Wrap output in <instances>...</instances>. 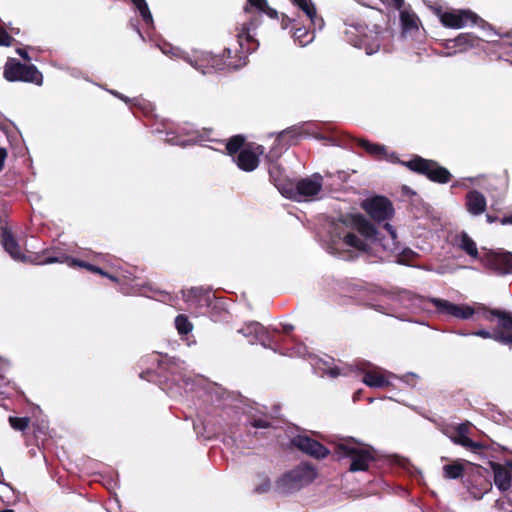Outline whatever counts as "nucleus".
<instances>
[{
  "label": "nucleus",
  "instance_id": "nucleus-1",
  "mask_svg": "<svg viewBox=\"0 0 512 512\" xmlns=\"http://www.w3.org/2000/svg\"><path fill=\"white\" fill-rule=\"evenodd\" d=\"M260 24L259 15H251L249 19L241 24L237 29V38L239 49L232 51L225 48L222 54H213L212 52H203L196 62H202L201 66L214 71H234L244 67L248 62V55L254 52L258 46V41L251 35Z\"/></svg>",
  "mask_w": 512,
  "mask_h": 512
},
{
  "label": "nucleus",
  "instance_id": "nucleus-2",
  "mask_svg": "<svg viewBox=\"0 0 512 512\" xmlns=\"http://www.w3.org/2000/svg\"><path fill=\"white\" fill-rule=\"evenodd\" d=\"M333 450L338 460L350 459V472L368 471L370 463L377 461L376 450L354 437L339 438L333 443Z\"/></svg>",
  "mask_w": 512,
  "mask_h": 512
},
{
  "label": "nucleus",
  "instance_id": "nucleus-3",
  "mask_svg": "<svg viewBox=\"0 0 512 512\" xmlns=\"http://www.w3.org/2000/svg\"><path fill=\"white\" fill-rule=\"evenodd\" d=\"M316 477L317 472L312 465L300 464L276 480L275 490L281 494L293 493L313 482Z\"/></svg>",
  "mask_w": 512,
  "mask_h": 512
},
{
  "label": "nucleus",
  "instance_id": "nucleus-4",
  "mask_svg": "<svg viewBox=\"0 0 512 512\" xmlns=\"http://www.w3.org/2000/svg\"><path fill=\"white\" fill-rule=\"evenodd\" d=\"M410 171L427 177L430 181L446 184L450 182L452 175L445 167L441 166L437 161L425 159L419 155H414L408 161H397Z\"/></svg>",
  "mask_w": 512,
  "mask_h": 512
},
{
  "label": "nucleus",
  "instance_id": "nucleus-5",
  "mask_svg": "<svg viewBox=\"0 0 512 512\" xmlns=\"http://www.w3.org/2000/svg\"><path fill=\"white\" fill-rule=\"evenodd\" d=\"M4 78L9 82H28L41 85L42 73L33 64H23L15 58H9L4 66Z\"/></svg>",
  "mask_w": 512,
  "mask_h": 512
},
{
  "label": "nucleus",
  "instance_id": "nucleus-6",
  "mask_svg": "<svg viewBox=\"0 0 512 512\" xmlns=\"http://www.w3.org/2000/svg\"><path fill=\"white\" fill-rule=\"evenodd\" d=\"M323 187V177L319 173H314L310 177L301 178L291 182L290 187L286 189V198L296 201L309 200L317 196Z\"/></svg>",
  "mask_w": 512,
  "mask_h": 512
},
{
  "label": "nucleus",
  "instance_id": "nucleus-7",
  "mask_svg": "<svg viewBox=\"0 0 512 512\" xmlns=\"http://www.w3.org/2000/svg\"><path fill=\"white\" fill-rule=\"evenodd\" d=\"M440 22L444 27L460 29L468 24L484 26L486 22L469 9H451L440 13Z\"/></svg>",
  "mask_w": 512,
  "mask_h": 512
},
{
  "label": "nucleus",
  "instance_id": "nucleus-8",
  "mask_svg": "<svg viewBox=\"0 0 512 512\" xmlns=\"http://www.w3.org/2000/svg\"><path fill=\"white\" fill-rule=\"evenodd\" d=\"M362 208L377 222L390 220L394 216L393 204L385 196H374L363 201Z\"/></svg>",
  "mask_w": 512,
  "mask_h": 512
},
{
  "label": "nucleus",
  "instance_id": "nucleus-9",
  "mask_svg": "<svg viewBox=\"0 0 512 512\" xmlns=\"http://www.w3.org/2000/svg\"><path fill=\"white\" fill-rule=\"evenodd\" d=\"M435 310L440 315L451 316L461 320H467L474 316L475 308L468 304H455L441 298H430Z\"/></svg>",
  "mask_w": 512,
  "mask_h": 512
},
{
  "label": "nucleus",
  "instance_id": "nucleus-10",
  "mask_svg": "<svg viewBox=\"0 0 512 512\" xmlns=\"http://www.w3.org/2000/svg\"><path fill=\"white\" fill-rule=\"evenodd\" d=\"M484 266L498 275L512 273V253L507 251H488L480 258Z\"/></svg>",
  "mask_w": 512,
  "mask_h": 512
},
{
  "label": "nucleus",
  "instance_id": "nucleus-11",
  "mask_svg": "<svg viewBox=\"0 0 512 512\" xmlns=\"http://www.w3.org/2000/svg\"><path fill=\"white\" fill-rule=\"evenodd\" d=\"M473 308H475L474 320L483 319L488 322L497 320L496 325H500L501 329L506 330L512 328V312L501 309H491L481 303H476Z\"/></svg>",
  "mask_w": 512,
  "mask_h": 512
},
{
  "label": "nucleus",
  "instance_id": "nucleus-12",
  "mask_svg": "<svg viewBox=\"0 0 512 512\" xmlns=\"http://www.w3.org/2000/svg\"><path fill=\"white\" fill-rule=\"evenodd\" d=\"M291 444L315 459H324L330 454L329 449L322 443L307 435H296L291 439Z\"/></svg>",
  "mask_w": 512,
  "mask_h": 512
},
{
  "label": "nucleus",
  "instance_id": "nucleus-13",
  "mask_svg": "<svg viewBox=\"0 0 512 512\" xmlns=\"http://www.w3.org/2000/svg\"><path fill=\"white\" fill-rule=\"evenodd\" d=\"M471 424L469 422L461 423L459 425H448L443 429V432L455 444L460 445L466 449L478 450L482 446L468 437Z\"/></svg>",
  "mask_w": 512,
  "mask_h": 512
},
{
  "label": "nucleus",
  "instance_id": "nucleus-14",
  "mask_svg": "<svg viewBox=\"0 0 512 512\" xmlns=\"http://www.w3.org/2000/svg\"><path fill=\"white\" fill-rule=\"evenodd\" d=\"M0 238L4 250L14 261L30 264L32 252L24 253L21 251L18 241L9 228H2Z\"/></svg>",
  "mask_w": 512,
  "mask_h": 512
},
{
  "label": "nucleus",
  "instance_id": "nucleus-15",
  "mask_svg": "<svg viewBox=\"0 0 512 512\" xmlns=\"http://www.w3.org/2000/svg\"><path fill=\"white\" fill-rule=\"evenodd\" d=\"M263 153V146L258 145L253 150L251 143H248L244 149L234 158L238 168L245 172L254 171L260 163L259 155Z\"/></svg>",
  "mask_w": 512,
  "mask_h": 512
},
{
  "label": "nucleus",
  "instance_id": "nucleus-16",
  "mask_svg": "<svg viewBox=\"0 0 512 512\" xmlns=\"http://www.w3.org/2000/svg\"><path fill=\"white\" fill-rule=\"evenodd\" d=\"M184 301L191 308H208L212 302V293L209 289L203 287H192L188 290H182Z\"/></svg>",
  "mask_w": 512,
  "mask_h": 512
},
{
  "label": "nucleus",
  "instance_id": "nucleus-17",
  "mask_svg": "<svg viewBox=\"0 0 512 512\" xmlns=\"http://www.w3.org/2000/svg\"><path fill=\"white\" fill-rule=\"evenodd\" d=\"M239 332L247 337L250 342L258 341L265 347H270L273 342V336L269 330L256 321L246 323Z\"/></svg>",
  "mask_w": 512,
  "mask_h": 512
},
{
  "label": "nucleus",
  "instance_id": "nucleus-18",
  "mask_svg": "<svg viewBox=\"0 0 512 512\" xmlns=\"http://www.w3.org/2000/svg\"><path fill=\"white\" fill-rule=\"evenodd\" d=\"M308 136V133L305 131L303 125H294L288 127L287 129L279 132L275 139V145L271 149L270 154H273L276 150L277 146L281 147H290L296 145L299 140L303 137Z\"/></svg>",
  "mask_w": 512,
  "mask_h": 512
},
{
  "label": "nucleus",
  "instance_id": "nucleus-19",
  "mask_svg": "<svg viewBox=\"0 0 512 512\" xmlns=\"http://www.w3.org/2000/svg\"><path fill=\"white\" fill-rule=\"evenodd\" d=\"M31 257L32 259H30V264L33 265H44L52 263L67 264L69 255H67L60 248H48L42 250L41 252H32Z\"/></svg>",
  "mask_w": 512,
  "mask_h": 512
},
{
  "label": "nucleus",
  "instance_id": "nucleus-20",
  "mask_svg": "<svg viewBox=\"0 0 512 512\" xmlns=\"http://www.w3.org/2000/svg\"><path fill=\"white\" fill-rule=\"evenodd\" d=\"M481 39L472 33H461L455 39L446 40L445 47L452 52L449 55L463 53L471 48L478 47Z\"/></svg>",
  "mask_w": 512,
  "mask_h": 512
},
{
  "label": "nucleus",
  "instance_id": "nucleus-21",
  "mask_svg": "<svg viewBox=\"0 0 512 512\" xmlns=\"http://www.w3.org/2000/svg\"><path fill=\"white\" fill-rule=\"evenodd\" d=\"M245 427L247 428L248 435H253L257 439L264 438L267 437L264 432L252 433L249 427L256 429H270L272 428V418L267 413L250 412L246 415Z\"/></svg>",
  "mask_w": 512,
  "mask_h": 512
},
{
  "label": "nucleus",
  "instance_id": "nucleus-22",
  "mask_svg": "<svg viewBox=\"0 0 512 512\" xmlns=\"http://www.w3.org/2000/svg\"><path fill=\"white\" fill-rule=\"evenodd\" d=\"M472 335L484 338V339H493L496 342L507 345L512 348V328L509 329H501L500 325H496L492 331H488L486 329H479L474 331Z\"/></svg>",
  "mask_w": 512,
  "mask_h": 512
},
{
  "label": "nucleus",
  "instance_id": "nucleus-23",
  "mask_svg": "<svg viewBox=\"0 0 512 512\" xmlns=\"http://www.w3.org/2000/svg\"><path fill=\"white\" fill-rule=\"evenodd\" d=\"M491 468L494 473V482L497 488L504 492L512 487L511 469L506 465L491 462Z\"/></svg>",
  "mask_w": 512,
  "mask_h": 512
},
{
  "label": "nucleus",
  "instance_id": "nucleus-24",
  "mask_svg": "<svg viewBox=\"0 0 512 512\" xmlns=\"http://www.w3.org/2000/svg\"><path fill=\"white\" fill-rule=\"evenodd\" d=\"M465 206L470 214L477 216L485 212L487 203L481 192L471 190L465 196Z\"/></svg>",
  "mask_w": 512,
  "mask_h": 512
},
{
  "label": "nucleus",
  "instance_id": "nucleus-25",
  "mask_svg": "<svg viewBox=\"0 0 512 512\" xmlns=\"http://www.w3.org/2000/svg\"><path fill=\"white\" fill-rule=\"evenodd\" d=\"M269 177L278 191L286 197V189L290 187L292 180L284 174V169L278 163L269 167Z\"/></svg>",
  "mask_w": 512,
  "mask_h": 512
},
{
  "label": "nucleus",
  "instance_id": "nucleus-26",
  "mask_svg": "<svg viewBox=\"0 0 512 512\" xmlns=\"http://www.w3.org/2000/svg\"><path fill=\"white\" fill-rule=\"evenodd\" d=\"M296 7L304 12L309 23L314 28L321 29L324 26V20L322 17L317 15V10L314 3L311 0H290Z\"/></svg>",
  "mask_w": 512,
  "mask_h": 512
},
{
  "label": "nucleus",
  "instance_id": "nucleus-27",
  "mask_svg": "<svg viewBox=\"0 0 512 512\" xmlns=\"http://www.w3.org/2000/svg\"><path fill=\"white\" fill-rule=\"evenodd\" d=\"M351 225L363 237H365L367 239H376V236L378 234L377 229L363 215H361V214L352 215L351 216Z\"/></svg>",
  "mask_w": 512,
  "mask_h": 512
},
{
  "label": "nucleus",
  "instance_id": "nucleus-28",
  "mask_svg": "<svg viewBox=\"0 0 512 512\" xmlns=\"http://www.w3.org/2000/svg\"><path fill=\"white\" fill-rule=\"evenodd\" d=\"M357 145L365 150L375 160H384L388 158L386 147L382 144L372 143L366 139H358Z\"/></svg>",
  "mask_w": 512,
  "mask_h": 512
},
{
  "label": "nucleus",
  "instance_id": "nucleus-29",
  "mask_svg": "<svg viewBox=\"0 0 512 512\" xmlns=\"http://www.w3.org/2000/svg\"><path fill=\"white\" fill-rule=\"evenodd\" d=\"M491 489V482L480 476L475 478L474 483H471V486H468L470 495L476 500L481 499Z\"/></svg>",
  "mask_w": 512,
  "mask_h": 512
},
{
  "label": "nucleus",
  "instance_id": "nucleus-30",
  "mask_svg": "<svg viewBox=\"0 0 512 512\" xmlns=\"http://www.w3.org/2000/svg\"><path fill=\"white\" fill-rule=\"evenodd\" d=\"M314 27L309 24L308 27H298L297 24L292 26L293 30V38L297 41L301 46H305L313 41L314 39Z\"/></svg>",
  "mask_w": 512,
  "mask_h": 512
},
{
  "label": "nucleus",
  "instance_id": "nucleus-31",
  "mask_svg": "<svg viewBox=\"0 0 512 512\" xmlns=\"http://www.w3.org/2000/svg\"><path fill=\"white\" fill-rule=\"evenodd\" d=\"M246 145V137L242 134H237L226 141L225 150L227 155L234 159Z\"/></svg>",
  "mask_w": 512,
  "mask_h": 512
},
{
  "label": "nucleus",
  "instance_id": "nucleus-32",
  "mask_svg": "<svg viewBox=\"0 0 512 512\" xmlns=\"http://www.w3.org/2000/svg\"><path fill=\"white\" fill-rule=\"evenodd\" d=\"M458 247L473 259L480 258L475 241L464 231L458 236Z\"/></svg>",
  "mask_w": 512,
  "mask_h": 512
},
{
  "label": "nucleus",
  "instance_id": "nucleus-33",
  "mask_svg": "<svg viewBox=\"0 0 512 512\" xmlns=\"http://www.w3.org/2000/svg\"><path fill=\"white\" fill-rule=\"evenodd\" d=\"M363 382L373 388H385L391 385L389 380L382 373L376 371L366 372L363 377Z\"/></svg>",
  "mask_w": 512,
  "mask_h": 512
},
{
  "label": "nucleus",
  "instance_id": "nucleus-34",
  "mask_svg": "<svg viewBox=\"0 0 512 512\" xmlns=\"http://www.w3.org/2000/svg\"><path fill=\"white\" fill-rule=\"evenodd\" d=\"M487 185L490 189L506 191L509 185V176L506 170L499 175H490L487 178Z\"/></svg>",
  "mask_w": 512,
  "mask_h": 512
},
{
  "label": "nucleus",
  "instance_id": "nucleus-35",
  "mask_svg": "<svg viewBox=\"0 0 512 512\" xmlns=\"http://www.w3.org/2000/svg\"><path fill=\"white\" fill-rule=\"evenodd\" d=\"M343 242L347 246L353 247L362 252H367L369 248V245L364 240L359 238L356 234L350 232L344 235Z\"/></svg>",
  "mask_w": 512,
  "mask_h": 512
},
{
  "label": "nucleus",
  "instance_id": "nucleus-36",
  "mask_svg": "<svg viewBox=\"0 0 512 512\" xmlns=\"http://www.w3.org/2000/svg\"><path fill=\"white\" fill-rule=\"evenodd\" d=\"M464 473V466L460 462L444 465L443 476L447 479H458Z\"/></svg>",
  "mask_w": 512,
  "mask_h": 512
},
{
  "label": "nucleus",
  "instance_id": "nucleus-37",
  "mask_svg": "<svg viewBox=\"0 0 512 512\" xmlns=\"http://www.w3.org/2000/svg\"><path fill=\"white\" fill-rule=\"evenodd\" d=\"M135 8L140 13L142 20L145 24L149 25L153 23V17L149 10L146 0H131Z\"/></svg>",
  "mask_w": 512,
  "mask_h": 512
},
{
  "label": "nucleus",
  "instance_id": "nucleus-38",
  "mask_svg": "<svg viewBox=\"0 0 512 512\" xmlns=\"http://www.w3.org/2000/svg\"><path fill=\"white\" fill-rule=\"evenodd\" d=\"M417 16L414 13H410L408 11H401L400 13V21L403 30L411 31L418 28L417 25Z\"/></svg>",
  "mask_w": 512,
  "mask_h": 512
},
{
  "label": "nucleus",
  "instance_id": "nucleus-39",
  "mask_svg": "<svg viewBox=\"0 0 512 512\" xmlns=\"http://www.w3.org/2000/svg\"><path fill=\"white\" fill-rule=\"evenodd\" d=\"M175 327L180 335H187L192 331L193 324L186 315L180 314L175 318Z\"/></svg>",
  "mask_w": 512,
  "mask_h": 512
},
{
  "label": "nucleus",
  "instance_id": "nucleus-40",
  "mask_svg": "<svg viewBox=\"0 0 512 512\" xmlns=\"http://www.w3.org/2000/svg\"><path fill=\"white\" fill-rule=\"evenodd\" d=\"M267 4V0H247L243 11L246 14H252L253 11L262 13L264 9L267 8Z\"/></svg>",
  "mask_w": 512,
  "mask_h": 512
},
{
  "label": "nucleus",
  "instance_id": "nucleus-41",
  "mask_svg": "<svg viewBox=\"0 0 512 512\" xmlns=\"http://www.w3.org/2000/svg\"><path fill=\"white\" fill-rule=\"evenodd\" d=\"M10 426L17 431H25L29 428L30 418L29 417H9Z\"/></svg>",
  "mask_w": 512,
  "mask_h": 512
},
{
  "label": "nucleus",
  "instance_id": "nucleus-42",
  "mask_svg": "<svg viewBox=\"0 0 512 512\" xmlns=\"http://www.w3.org/2000/svg\"><path fill=\"white\" fill-rule=\"evenodd\" d=\"M383 228L387 231V233H388V235L390 237V240L392 241V246H389L388 244H383V247L385 249H389L392 252L397 251L398 250V246L396 245V240H397L396 230L389 223H385Z\"/></svg>",
  "mask_w": 512,
  "mask_h": 512
},
{
  "label": "nucleus",
  "instance_id": "nucleus-43",
  "mask_svg": "<svg viewBox=\"0 0 512 512\" xmlns=\"http://www.w3.org/2000/svg\"><path fill=\"white\" fill-rule=\"evenodd\" d=\"M10 380L6 375V364L0 358V394L4 393L3 389L8 387Z\"/></svg>",
  "mask_w": 512,
  "mask_h": 512
},
{
  "label": "nucleus",
  "instance_id": "nucleus-44",
  "mask_svg": "<svg viewBox=\"0 0 512 512\" xmlns=\"http://www.w3.org/2000/svg\"><path fill=\"white\" fill-rule=\"evenodd\" d=\"M13 37L7 32V29L2 25L0 26V46L9 47L13 44Z\"/></svg>",
  "mask_w": 512,
  "mask_h": 512
},
{
  "label": "nucleus",
  "instance_id": "nucleus-45",
  "mask_svg": "<svg viewBox=\"0 0 512 512\" xmlns=\"http://www.w3.org/2000/svg\"><path fill=\"white\" fill-rule=\"evenodd\" d=\"M271 489V481L268 476H263L262 482L257 485L254 489V492L257 494H265L268 493Z\"/></svg>",
  "mask_w": 512,
  "mask_h": 512
},
{
  "label": "nucleus",
  "instance_id": "nucleus-46",
  "mask_svg": "<svg viewBox=\"0 0 512 512\" xmlns=\"http://www.w3.org/2000/svg\"><path fill=\"white\" fill-rule=\"evenodd\" d=\"M502 51L500 52V57L512 64V42L503 43L501 45Z\"/></svg>",
  "mask_w": 512,
  "mask_h": 512
},
{
  "label": "nucleus",
  "instance_id": "nucleus-47",
  "mask_svg": "<svg viewBox=\"0 0 512 512\" xmlns=\"http://www.w3.org/2000/svg\"><path fill=\"white\" fill-rule=\"evenodd\" d=\"M87 263L88 262H86L84 260L75 259L71 256H69L68 261H67V265L72 268L79 267V268L86 269Z\"/></svg>",
  "mask_w": 512,
  "mask_h": 512
},
{
  "label": "nucleus",
  "instance_id": "nucleus-48",
  "mask_svg": "<svg viewBox=\"0 0 512 512\" xmlns=\"http://www.w3.org/2000/svg\"><path fill=\"white\" fill-rule=\"evenodd\" d=\"M296 19H292L290 18L289 16H287L286 14H281V27L282 29H287L288 27H290L292 24H296Z\"/></svg>",
  "mask_w": 512,
  "mask_h": 512
},
{
  "label": "nucleus",
  "instance_id": "nucleus-49",
  "mask_svg": "<svg viewBox=\"0 0 512 512\" xmlns=\"http://www.w3.org/2000/svg\"><path fill=\"white\" fill-rule=\"evenodd\" d=\"M262 13L266 14L271 19H278L279 18L278 11L276 9H274V8H271L268 4H267V8H265Z\"/></svg>",
  "mask_w": 512,
  "mask_h": 512
},
{
  "label": "nucleus",
  "instance_id": "nucleus-50",
  "mask_svg": "<svg viewBox=\"0 0 512 512\" xmlns=\"http://www.w3.org/2000/svg\"><path fill=\"white\" fill-rule=\"evenodd\" d=\"M95 274H99V275H101V276H103V277H107V278H109L110 280H112V281H114V282H117V281H118L117 277H115V276H113V275L109 274L108 272L104 271V270H103L102 268H100V267H97V271L95 272Z\"/></svg>",
  "mask_w": 512,
  "mask_h": 512
},
{
  "label": "nucleus",
  "instance_id": "nucleus-51",
  "mask_svg": "<svg viewBox=\"0 0 512 512\" xmlns=\"http://www.w3.org/2000/svg\"><path fill=\"white\" fill-rule=\"evenodd\" d=\"M7 158V151L5 148H0V171L4 169L5 160Z\"/></svg>",
  "mask_w": 512,
  "mask_h": 512
},
{
  "label": "nucleus",
  "instance_id": "nucleus-52",
  "mask_svg": "<svg viewBox=\"0 0 512 512\" xmlns=\"http://www.w3.org/2000/svg\"><path fill=\"white\" fill-rule=\"evenodd\" d=\"M154 374L153 371L147 370L140 374V378L150 381V377Z\"/></svg>",
  "mask_w": 512,
  "mask_h": 512
},
{
  "label": "nucleus",
  "instance_id": "nucleus-53",
  "mask_svg": "<svg viewBox=\"0 0 512 512\" xmlns=\"http://www.w3.org/2000/svg\"><path fill=\"white\" fill-rule=\"evenodd\" d=\"M294 329V326L292 324H284L283 325V333L284 334H290Z\"/></svg>",
  "mask_w": 512,
  "mask_h": 512
},
{
  "label": "nucleus",
  "instance_id": "nucleus-54",
  "mask_svg": "<svg viewBox=\"0 0 512 512\" xmlns=\"http://www.w3.org/2000/svg\"><path fill=\"white\" fill-rule=\"evenodd\" d=\"M17 53L24 59V60H30V57L24 49H17Z\"/></svg>",
  "mask_w": 512,
  "mask_h": 512
},
{
  "label": "nucleus",
  "instance_id": "nucleus-55",
  "mask_svg": "<svg viewBox=\"0 0 512 512\" xmlns=\"http://www.w3.org/2000/svg\"><path fill=\"white\" fill-rule=\"evenodd\" d=\"M500 222L502 225L512 224V215L503 217Z\"/></svg>",
  "mask_w": 512,
  "mask_h": 512
},
{
  "label": "nucleus",
  "instance_id": "nucleus-56",
  "mask_svg": "<svg viewBox=\"0 0 512 512\" xmlns=\"http://www.w3.org/2000/svg\"><path fill=\"white\" fill-rule=\"evenodd\" d=\"M97 267L98 266H96V265H93L91 263H87L86 270L95 274V272L97 271Z\"/></svg>",
  "mask_w": 512,
  "mask_h": 512
},
{
  "label": "nucleus",
  "instance_id": "nucleus-57",
  "mask_svg": "<svg viewBox=\"0 0 512 512\" xmlns=\"http://www.w3.org/2000/svg\"><path fill=\"white\" fill-rule=\"evenodd\" d=\"M486 219H487L488 223H494V222H496L498 220V218L496 216H492L490 214L486 215Z\"/></svg>",
  "mask_w": 512,
  "mask_h": 512
},
{
  "label": "nucleus",
  "instance_id": "nucleus-58",
  "mask_svg": "<svg viewBox=\"0 0 512 512\" xmlns=\"http://www.w3.org/2000/svg\"><path fill=\"white\" fill-rule=\"evenodd\" d=\"M379 44L375 47V49H372V48H369V47H366V53L367 54H373L375 52H377L379 50Z\"/></svg>",
  "mask_w": 512,
  "mask_h": 512
},
{
  "label": "nucleus",
  "instance_id": "nucleus-59",
  "mask_svg": "<svg viewBox=\"0 0 512 512\" xmlns=\"http://www.w3.org/2000/svg\"><path fill=\"white\" fill-rule=\"evenodd\" d=\"M33 433L34 435L37 437V433H41L43 434L44 436L46 435L45 432L41 429V428H38L36 429L35 425H33Z\"/></svg>",
  "mask_w": 512,
  "mask_h": 512
},
{
  "label": "nucleus",
  "instance_id": "nucleus-60",
  "mask_svg": "<svg viewBox=\"0 0 512 512\" xmlns=\"http://www.w3.org/2000/svg\"><path fill=\"white\" fill-rule=\"evenodd\" d=\"M12 34H19L20 30L19 28L9 27Z\"/></svg>",
  "mask_w": 512,
  "mask_h": 512
},
{
  "label": "nucleus",
  "instance_id": "nucleus-61",
  "mask_svg": "<svg viewBox=\"0 0 512 512\" xmlns=\"http://www.w3.org/2000/svg\"><path fill=\"white\" fill-rule=\"evenodd\" d=\"M395 3L397 5V7L400 8L403 5L404 0H395Z\"/></svg>",
  "mask_w": 512,
  "mask_h": 512
},
{
  "label": "nucleus",
  "instance_id": "nucleus-62",
  "mask_svg": "<svg viewBox=\"0 0 512 512\" xmlns=\"http://www.w3.org/2000/svg\"><path fill=\"white\" fill-rule=\"evenodd\" d=\"M0 512H15L13 509H3Z\"/></svg>",
  "mask_w": 512,
  "mask_h": 512
},
{
  "label": "nucleus",
  "instance_id": "nucleus-63",
  "mask_svg": "<svg viewBox=\"0 0 512 512\" xmlns=\"http://www.w3.org/2000/svg\"><path fill=\"white\" fill-rule=\"evenodd\" d=\"M507 466L512 470V460L507 461Z\"/></svg>",
  "mask_w": 512,
  "mask_h": 512
},
{
  "label": "nucleus",
  "instance_id": "nucleus-64",
  "mask_svg": "<svg viewBox=\"0 0 512 512\" xmlns=\"http://www.w3.org/2000/svg\"><path fill=\"white\" fill-rule=\"evenodd\" d=\"M403 253H404V254H406V253H407V254H412L413 252H412L410 249H407V250H404V251H403Z\"/></svg>",
  "mask_w": 512,
  "mask_h": 512
}]
</instances>
